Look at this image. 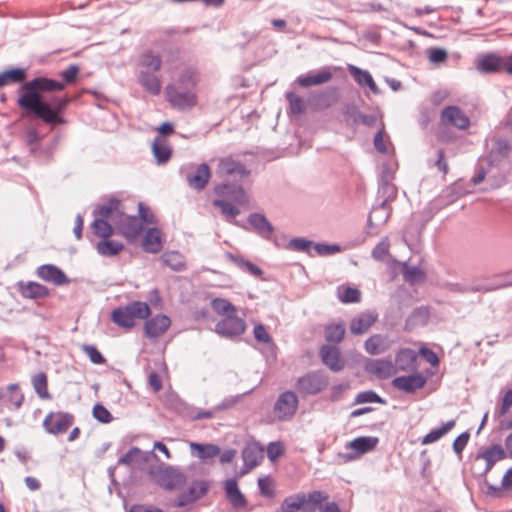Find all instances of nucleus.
Listing matches in <instances>:
<instances>
[{"instance_id":"51","label":"nucleus","mask_w":512,"mask_h":512,"mask_svg":"<svg viewBox=\"0 0 512 512\" xmlns=\"http://www.w3.org/2000/svg\"><path fill=\"white\" fill-rule=\"evenodd\" d=\"M91 227L93 233L102 239L110 238L114 234L113 226L104 219H95Z\"/></svg>"},{"instance_id":"56","label":"nucleus","mask_w":512,"mask_h":512,"mask_svg":"<svg viewBox=\"0 0 512 512\" xmlns=\"http://www.w3.org/2000/svg\"><path fill=\"white\" fill-rule=\"evenodd\" d=\"M164 263L172 268L174 271H181L184 269L185 264L181 260V255L178 252L172 251L163 255Z\"/></svg>"},{"instance_id":"36","label":"nucleus","mask_w":512,"mask_h":512,"mask_svg":"<svg viewBox=\"0 0 512 512\" xmlns=\"http://www.w3.org/2000/svg\"><path fill=\"white\" fill-rule=\"evenodd\" d=\"M447 289L453 293L465 294V293H476V292L487 293L489 288H487L485 281L474 280L470 283H468V282L448 283Z\"/></svg>"},{"instance_id":"20","label":"nucleus","mask_w":512,"mask_h":512,"mask_svg":"<svg viewBox=\"0 0 512 512\" xmlns=\"http://www.w3.org/2000/svg\"><path fill=\"white\" fill-rule=\"evenodd\" d=\"M17 291L25 299H44L50 295V290L43 284L34 281H18Z\"/></svg>"},{"instance_id":"50","label":"nucleus","mask_w":512,"mask_h":512,"mask_svg":"<svg viewBox=\"0 0 512 512\" xmlns=\"http://www.w3.org/2000/svg\"><path fill=\"white\" fill-rule=\"evenodd\" d=\"M485 282L487 288H489L488 292L512 286V269L505 273L496 275L491 281Z\"/></svg>"},{"instance_id":"21","label":"nucleus","mask_w":512,"mask_h":512,"mask_svg":"<svg viewBox=\"0 0 512 512\" xmlns=\"http://www.w3.org/2000/svg\"><path fill=\"white\" fill-rule=\"evenodd\" d=\"M322 362L333 372H339L344 369L345 361L341 356L339 348L333 345H323L320 348Z\"/></svg>"},{"instance_id":"25","label":"nucleus","mask_w":512,"mask_h":512,"mask_svg":"<svg viewBox=\"0 0 512 512\" xmlns=\"http://www.w3.org/2000/svg\"><path fill=\"white\" fill-rule=\"evenodd\" d=\"M248 223L261 238L271 240L275 227L263 213L255 212L249 214Z\"/></svg>"},{"instance_id":"14","label":"nucleus","mask_w":512,"mask_h":512,"mask_svg":"<svg viewBox=\"0 0 512 512\" xmlns=\"http://www.w3.org/2000/svg\"><path fill=\"white\" fill-rule=\"evenodd\" d=\"M413 372L409 375L395 377L391 382L392 386L408 394L422 389L426 385L427 378L419 372Z\"/></svg>"},{"instance_id":"12","label":"nucleus","mask_w":512,"mask_h":512,"mask_svg":"<svg viewBox=\"0 0 512 512\" xmlns=\"http://www.w3.org/2000/svg\"><path fill=\"white\" fill-rule=\"evenodd\" d=\"M113 223L118 232L128 241L135 240L142 232V222L137 216L126 215L124 210L118 219L113 218Z\"/></svg>"},{"instance_id":"38","label":"nucleus","mask_w":512,"mask_h":512,"mask_svg":"<svg viewBox=\"0 0 512 512\" xmlns=\"http://www.w3.org/2000/svg\"><path fill=\"white\" fill-rule=\"evenodd\" d=\"M332 76L329 70L323 69L316 74L301 75L296 79V82L302 87H310L324 84L330 81Z\"/></svg>"},{"instance_id":"53","label":"nucleus","mask_w":512,"mask_h":512,"mask_svg":"<svg viewBox=\"0 0 512 512\" xmlns=\"http://www.w3.org/2000/svg\"><path fill=\"white\" fill-rule=\"evenodd\" d=\"M365 403L385 404L386 400L383 399L381 396H379L375 391L366 390V391H361L356 395V397L353 401V405L365 404Z\"/></svg>"},{"instance_id":"42","label":"nucleus","mask_w":512,"mask_h":512,"mask_svg":"<svg viewBox=\"0 0 512 512\" xmlns=\"http://www.w3.org/2000/svg\"><path fill=\"white\" fill-rule=\"evenodd\" d=\"M190 448L195 451L196 456L202 460L210 459L220 454V447L216 444L191 442Z\"/></svg>"},{"instance_id":"17","label":"nucleus","mask_w":512,"mask_h":512,"mask_svg":"<svg viewBox=\"0 0 512 512\" xmlns=\"http://www.w3.org/2000/svg\"><path fill=\"white\" fill-rule=\"evenodd\" d=\"M171 320L165 314H157L147 318L144 324V334L149 339H156L164 334L170 327Z\"/></svg>"},{"instance_id":"62","label":"nucleus","mask_w":512,"mask_h":512,"mask_svg":"<svg viewBox=\"0 0 512 512\" xmlns=\"http://www.w3.org/2000/svg\"><path fill=\"white\" fill-rule=\"evenodd\" d=\"M314 249L320 256L332 255L342 251V247L339 244L326 243H316L314 244Z\"/></svg>"},{"instance_id":"48","label":"nucleus","mask_w":512,"mask_h":512,"mask_svg":"<svg viewBox=\"0 0 512 512\" xmlns=\"http://www.w3.org/2000/svg\"><path fill=\"white\" fill-rule=\"evenodd\" d=\"M285 98L289 103L288 114L300 115L306 111L305 101L293 91L286 92Z\"/></svg>"},{"instance_id":"61","label":"nucleus","mask_w":512,"mask_h":512,"mask_svg":"<svg viewBox=\"0 0 512 512\" xmlns=\"http://www.w3.org/2000/svg\"><path fill=\"white\" fill-rule=\"evenodd\" d=\"M312 245V241L299 237L291 239L287 248L294 251L309 252Z\"/></svg>"},{"instance_id":"16","label":"nucleus","mask_w":512,"mask_h":512,"mask_svg":"<svg viewBox=\"0 0 512 512\" xmlns=\"http://www.w3.org/2000/svg\"><path fill=\"white\" fill-rule=\"evenodd\" d=\"M378 184L377 197L381 200L379 204H382V206H391L390 203L397 198L398 188L389 180L388 167L383 169Z\"/></svg>"},{"instance_id":"55","label":"nucleus","mask_w":512,"mask_h":512,"mask_svg":"<svg viewBox=\"0 0 512 512\" xmlns=\"http://www.w3.org/2000/svg\"><path fill=\"white\" fill-rule=\"evenodd\" d=\"M339 300L342 303H358L361 300V292L355 287H345L339 292Z\"/></svg>"},{"instance_id":"8","label":"nucleus","mask_w":512,"mask_h":512,"mask_svg":"<svg viewBox=\"0 0 512 512\" xmlns=\"http://www.w3.org/2000/svg\"><path fill=\"white\" fill-rule=\"evenodd\" d=\"M299 405L298 396L294 391H285L281 393L275 404L274 413L279 421L291 419L297 412Z\"/></svg>"},{"instance_id":"63","label":"nucleus","mask_w":512,"mask_h":512,"mask_svg":"<svg viewBox=\"0 0 512 512\" xmlns=\"http://www.w3.org/2000/svg\"><path fill=\"white\" fill-rule=\"evenodd\" d=\"M350 388L348 383L333 385L330 389L329 400L333 403L339 402L344 398V393Z\"/></svg>"},{"instance_id":"34","label":"nucleus","mask_w":512,"mask_h":512,"mask_svg":"<svg viewBox=\"0 0 512 512\" xmlns=\"http://www.w3.org/2000/svg\"><path fill=\"white\" fill-rule=\"evenodd\" d=\"M392 213L391 206L378 204L372 208L368 215L367 225L370 229L384 225Z\"/></svg>"},{"instance_id":"37","label":"nucleus","mask_w":512,"mask_h":512,"mask_svg":"<svg viewBox=\"0 0 512 512\" xmlns=\"http://www.w3.org/2000/svg\"><path fill=\"white\" fill-rule=\"evenodd\" d=\"M155 73L140 71L138 74L139 84L152 95H158L161 92V81Z\"/></svg>"},{"instance_id":"60","label":"nucleus","mask_w":512,"mask_h":512,"mask_svg":"<svg viewBox=\"0 0 512 512\" xmlns=\"http://www.w3.org/2000/svg\"><path fill=\"white\" fill-rule=\"evenodd\" d=\"M82 350L85 352V354L89 357V360L93 364L101 365L106 362L105 357L102 355V353L97 349L94 345L85 344L82 347Z\"/></svg>"},{"instance_id":"28","label":"nucleus","mask_w":512,"mask_h":512,"mask_svg":"<svg viewBox=\"0 0 512 512\" xmlns=\"http://www.w3.org/2000/svg\"><path fill=\"white\" fill-rule=\"evenodd\" d=\"M378 315L375 312L367 311L360 313L350 322V331L354 335L364 334L377 321Z\"/></svg>"},{"instance_id":"9","label":"nucleus","mask_w":512,"mask_h":512,"mask_svg":"<svg viewBox=\"0 0 512 512\" xmlns=\"http://www.w3.org/2000/svg\"><path fill=\"white\" fill-rule=\"evenodd\" d=\"M74 415L69 412H50L43 420V427L49 434L65 433L73 424Z\"/></svg>"},{"instance_id":"2","label":"nucleus","mask_w":512,"mask_h":512,"mask_svg":"<svg viewBox=\"0 0 512 512\" xmlns=\"http://www.w3.org/2000/svg\"><path fill=\"white\" fill-rule=\"evenodd\" d=\"M328 499L325 492L314 490L309 493L300 492L286 497L281 506V512H316L322 502Z\"/></svg>"},{"instance_id":"41","label":"nucleus","mask_w":512,"mask_h":512,"mask_svg":"<svg viewBox=\"0 0 512 512\" xmlns=\"http://www.w3.org/2000/svg\"><path fill=\"white\" fill-rule=\"evenodd\" d=\"M139 65L143 68L141 71L158 72L162 66V59L159 54L146 51L140 56Z\"/></svg>"},{"instance_id":"27","label":"nucleus","mask_w":512,"mask_h":512,"mask_svg":"<svg viewBox=\"0 0 512 512\" xmlns=\"http://www.w3.org/2000/svg\"><path fill=\"white\" fill-rule=\"evenodd\" d=\"M338 97V89L336 87H328L321 92L311 94L310 102L316 109L323 110L336 103Z\"/></svg>"},{"instance_id":"45","label":"nucleus","mask_w":512,"mask_h":512,"mask_svg":"<svg viewBox=\"0 0 512 512\" xmlns=\"http://www.w3.org/2000/svg\"><path fill=\"white\" fill-rule=\"evenodd\" d=\"M402 275L404 281L410 285L423 283L426 280V273L418 266H408L404 264Z\"/></svg>"},{"instance_id":"64","label":"nucleus","mask_w":512,"mask_h":512,"mask_svg":"<svg viewBox=\"0 0 512 512\" xmlns=\"http://www.w3.org/2000/svg\"><path fill=\"white\" fill-rule=\"evenodd\" d=\"M284 446L280 441L270 442L267 447V457L274 462L284 454Z\"/></svg>"},{"instance_id":"52","label":"nucleus","mask_w":512,"mask_h":512,"mask_svg":"<svg viewBox=\"0 0 512 512\" xmlns=\"http://www.w3.org/2000/svg\"><path fill=\"white\" fill-rule=\"evenodd\" d=\"M212 205L214 207L220 208L222 214L226 217L228 221H231L240 214V210L235 205L223 199H214L212 201Z\"/></svg>"},{"instance_id":"23","label":"nucleus","mask_w":512,"mask_h":512,"mask_svg":"<svg viewBox=\"0 0 512 512\" xmlns=\"http://www.w3.org/2000/svg\"><path fill=\"white\" fill-rule=\"evenodd\" d=\"M379 443V439L373 436H360L352 441L348 442L346 448L352 449L355 451V455L347 454L345 455L347 460H353L358 458L359 456L368 453L375 449L377 444Z\"/></svg>"},{"instance_id":"24","label":"nucleus","mask_w":512,"mask_h":512,"mask_svg":"<svg viewBox=\"0 0 512 512\" xmlns=\"http://www.w3.org/2000/svg\"><path fill=\"white\" fill-rule=\"evenodd\" d=\"M418 356L416 352L410 348H402L400 349L395 356L394 367L396 368V373L398 371L403 372H413L418 368L417 364Z\"/></svg>"},{"instance_id":"57","label":"nucleus","mask_w":512,"mask_h":512,"mask_svg":"<svg viewBox=\"0 0 512 512\" xmlns=\"http://www.w3.org/2000/svg\"><path fill=\"white\" fill-rule=\"evenodd\" d=\"M92 415L98 422L103 424H108L113 420V416L110 411L101 403L94 405Z\"/></svg>"},{"instance_id":"6","label":"nucleus","mask_w":512,"mask_h":512,"mask_svg":"<svg viewBox=\"0 0 512 512\" xmlns=\"http://www.w3.org/2000/svg\"><path fill=\"white\" fill-rule=\"evenodd\" d=\"M151 475L156 484L167 491L180 489L187 482L186 475L179 468L163 463Z\"/></svg>"},{"instance_id":"58","label":"nucleus","mask_w":512,"mask_h":512,"mask_svg":"<svg viewBox=\"0 0 512 512\" xmlns=\"http://www.w3.org/2000/svg\"><path fill=\"white\" fill-rule=\"evenodd\" d=\"M258 487L262 496L266 498L275 496L274 482L269 476L259 478Z\"/></svg>"},{"instance_id":"22","label":"nucleus","mask_w":512,"mask_h":512,"mask_svg":"<svg viewBox=\"0 0 512 512\" xmlns=\"http://www.w3.org/2000/svg\"><path fill=\"white\" fill-rule=\"evenodd\" d=\"M224 491L227 501L233 509L240 510L247 506V499L241 492L236 478H229L224 483Z\"/></svg>"},{"instance_id":"49","label":"nucleus","mask_w":512,"mask_h":512,"mask_svg":"<svg viewBox=\"0 0 512 512\" xmlns=\"http://www.w3.org/2000/svg\"><path fill=\"white\" fill-rule=\"evenodd\" d=\"M324 336L329 343H339L345 336V326L342 323L329 324L325 326Z\"/></svg>"},{"instance_id":"11","label":"nucleus","mask_w":512,"mask_h":512,"mask_svg":"<svg viewBox=\"0 0 512 512\" xmlns=\"http://www.w3.org/2000/svg\"><path fill=\"white\" fill-rule=\"evenodd\" d=\"M214 193L226 201L234 202L238 205H245L249 202L248 195L243 186L236 183H220L214 187Z\"/></svg>"},{"instance_id":"31","label":"nucleus","mask_w":512,"mask_h":512,"mask_svg":"<svg viewBox=\"0 0 512 512\" xmlns=\"http://www.w3.org/2000/svg\"><path fill=\"white\" fill-rule=\"evenodd\" d=\"M348 70L351 76L353 77L354 81L359 86L368 87L370 91L375 95L380 93V90L370 72L354 65H349Z\"/></svg>"},{"instance_id":"59","label":"nucleus","mask_w":512,"mask_h":512,"mask_svg":"<svg viewBox=\"0 0 512 512\" xmlns=\"http://www.w3.org/2000/svg\"><path fill=\"white\" fill-rule=\"evenodd\" d=\"M43 136L33 127H29L25 130V142L31 148V152H34L39 146Z\"/></svg>"},{"instance_id":"26","label":"nucleus","mask_w":512,"mask_h":512,"mask_svg":"<svg viewBox=\"0 0 512 512\" xmlns=\"http://www.w3.org/2000/svg\"><path fill=\"white\" fill-rule=\"evenodd\" d=\"M365 369L382 380L396 374V368L391 359H372L366 364Z\"/></svg>"},{"instance_id":"5","label":"nucleus","mask_w":512,"mask_h":512,"mask_svg":"<svg viewBox=\"0 0 512 512\" xmlns=\"http://www.w3.org/2000/svg\"><path fill=\"white\" fill-rule=\"evenodd\" d=\"M329 384L328 376L321 370H313L299 377L294 388L302 397L315 396L324 391Z\"/></svg>"},{"instance_id":"13","label":"nucleus","mask_w":512,"mask_h":512,"mask_svg":"<svg viewBox=\"0 0 512 512\" xmlns=\"http://www.w3.org/2000/svg\"><path fill=\"white\" fill-rule=\"evenodd\" d=\"M245 329V321L233 314L221 319L215 327L216 333L225 338L238 337L245 332Z\"/></svg>"},{"instance_id":"10","label":"nucleus","mask_w":512,"mask_h":512,"mask_svg":"<svg viewBox=\"0 0 512 512\" xmlns=\"http://www.w3.org/2000/svg\"><path fill=\"white\" fill-rule=\"evenodd\" d=\"M210 484L206 480H194L187 491L180 493L174 503L175 507H186L201 498L209 491Z\"/></svg>"},{"instance_id":"30","label":"nucleus","mask_w":512,"mask_h":512,"mask_svg":"<svg viewBox=\"0 0 512 512\" xmlns=\"http://www.w3.org/2000/svg\"><path fill=\"white\" fill-rule=\"evenodd\" d=\"M477 68L484 73L505 71V58L493 53L486 54L479 60Z\"/></svg>"},{"instance_id":"39","label":"nucleus","mask_w":512,"mask_h":512,"mask_svg":"<svg viewBox=\"0 0 512 512\" xmlns=\"http://www.w3.org/2000/svg\"><path fill=\"white\" fill-rule=\"evenodd\" d=\"M152 153L157 164H166L172 157V148L166 141L160 137H156L152 144Z\"/></svg>"},{"instance_id":"47","label":"nucleus","mask_w":512,"mask_h":512,"mask_svg":"<svg viewBox=\"0 0 512 512\" xmlns=\"http://www.w3.org/2000/svg\"><path fill=\"white\" fill-rule=\"evenodd\" d=\"M33 388L41 399H51V394L48 391V379L44 372L37 373L32 377Z\"/></svg>"},{"instance_id":"43","label":"nucleus","mask_w":512,"mask_h":512,"mask_svg":"<svg viewBox=\"0 0 512 512\" xmlns=\"http://www.w3.org/2000/svg\"><path fill=\"white\" fill-rule=\"evenodd\" d=\"M364 348L370 355H379L386 351L387 341L383 336L375 334L366 339Z\"/></svg>"},{"instance_id":"44","label":"nucleus","mask_w":512,"mask_h":512,"mask_svg":"<svg viewBox=\"0 0 512 512\" xmlns=\"http://www.w3.org/2000/svg\"><path fill=\"white\" fill-rule=\"evenodd\" d=\"M198 84V76L195 70L187 68L183 70L177 80V88L194 91Z\"/></svg>"},{"instance_id":"32","label":"nucleus","mask_w":512,"mask_h":512,"mask_svg":"<svg viewBox=\"0 0 512 512\" xmlns=\"http://www.w3.org/2000/svg\"><path fill=\"white\" fill-rule=\"evenodd\" d=\"M27 80V68L12 67L0 73V88L9 84H21L22 86Z\"/></svg>"},{"instance_id":"7","label":"nucleus","mask_w":512,"mask_h":512,"mask_svg":"<svg viewBox=\"0 0 512 512\" xmlns=\"http://www.w3.org/2000/svg\"><path fill=\"white\" fill-rule=\"evenodd\" d=\"M165 96L172 107L181 110L191 109L197 104L194 91L177 88L175 84H168L165 87Z\"/></svg>"},{"instance_id":"15","label":"nucleus","mask_w":512,"mask_h":512,"mask_svg":"<svg viewBox=\"0 0 512 512\" xmlns=\"http://www.w3.org/2000/svg\"><path fill=\"white\" fill-rule=\"evenodd\" d=\"M36 275L43 281L56 286L69 285L71 280L65 272L54 264H43L37 267Z\"/></svg>"},{"instance_id":"4","label":"nucleus","mask_w":512,"mask_h":512,"mask_svg":"<svg viewBox=\"0 0 512 512\" xmlns=\"http://www.w3.org/2000/svg\"><path fill=\"white\" fill-rule=\"evenodd\" d=\"M505 458L506 451L502 448V446L500 444H493L475 455L471 465V472L474 477H486L493 466L498 461Z\"/></svg>"},{"instance_id":"40","label":"nucleus","mask_w":512,"mask_h":512,"mask_svg":"<svg viewBox=\"0 0 512 512\" xmlns=\"http://www.w3.org/2000/svg\"><path fill=\"white\" fill-rule=\"evenodd\" d=\"M125 246L119 241L110 238L102 239L96 245L97 252L105 257H112L118 255L124 250Z\"/></svg>"},{"instance_id":"35","label":"nucleus","mask_w":512,"mask_h":512,"mask_svg":"<svg viewBox=\"0 0 512 512\" xmlns=\"http://www.w3.org/2000/svg\"><path fill=\"white\" fill-rule=\"evenodd\" d=\"M142 247L148 253L156 254L162 250L161 231L157 227L149 228L143 238Z\"/></svg>"},{"instance_id":"1","label":"nucleus","mask_w":512,"mask_h":512,"mask_svg":"<svg viewBox=\"0 0 512 512\" xmlns=\"http://www.w3.org/2000/svg\"><path fill=\"white\" fill-rule=\"evenodd\" d=\"M80 67L71 64L67 69L59 73L61 80L50 78L44 75L36 76L25 82L17 90V106L26 114L41 120L44 124L54 128L66 124L63 114L72 98L67 95H51L62 92L67 85L77 81Z\"/></svg>"},{"instance_id":"18","label":"nucleus","mask_w":512,"mask_h":512,"mask_svg":"<svg viewBox=\"0 0 512 512\" xmlns=\"http://www.w3.org/2000/svg\"><path fill=\"white\" fill-rule=\"evenodd\" d=\"M187 185L197 191L203 190L211 178V169L207 163H201L185 176Z\"/></svg>"},{"instance_id":"33","label":"nucleus","mask_w":512,"mask_h":512,"mask_svg":"<svg viewBox=\"0 0 512 512\" xmlns=\"http://www.w3.org/2000/svg\"><path fill=\"white\" fill-rule=\"evenodd\" d=\"M264 457V449L258 443H249L242 450V458L245 466L254 468L258 466Z\"/></svg>"},{"instance_id":"46","label":"nucleus","mask_w":512,"mask_h":512,"mask_svg":"<svg viewBox=\"0 0 512 512\" xmlns=\"http://www.w3.org/2000/svg\"><path fill=\"white\" fill-rule=\"evenodd\" d=\"M456 425L455 420H449L448 422L444 423L441 427H438L436 429L431 430L428 434H426L423 438L421 443L423 445L431 444L439 439H441L444 435H446L451 429H453Z\"/></svg>"},{"instance_id":"54","label":"nucleus","mask_w":512,"mask_h":512,"mask_svg":"<svg viewBox=\"0 0 512 512\" xmlns=\"http://www.w3.org/2000/svg\"><path fill=\"white\" fill-rule=\"evenodd\" d=\"M213 310L219 315H232L236 312V307L224 298H214L211 301Z\"/></svg>"},{"instance_id":"29","label":"nucleus","mask_w":512,"mask_h":512,"mask_svg":"<svg viewBox=\"0 0 512 512\" xmlns=\"http://www.w3.org/2000/svg\"><path fill=\"white\" fill-rule=\"evenodd\" d=\"M123 209L124 207L121 201L116 197H111L107 203L94 209L93 214H99V219H104L106 221L110 219L113 221V218L118 219V216H121Z\"/></svg>"},{"instance_id":"19","label":"nucleus","mask_w":512,"mask_h":512,"mask_svg":"<svg viewBox=\"0 0 512 512\" xmlns=\"http://www.w3.org/2000/svg\"><path fill=\"white\" fill-rule=\"evenodd\" d=\"M441 120L443 123L452 125L461 130L467 129L470 125L469 118L460 107L455 105L447 106L442 110Z\"/></svg>"},{"instance_id":"3","label":"nucleus","mask_w":512,"mask_h":512,"mask_svg":"<svg viewBox=\"0 0 512 512\" xmlns=\"http://www.w3.org/2000/svg\"><path fill=\"white\" fill-rule=\"evenodd\" d=\"M150 314L151 309L147 302L133 301L113 309L111 320L121 328L131 329L135 325V319H147Z\"/></svg>"}]
</instances>
